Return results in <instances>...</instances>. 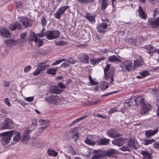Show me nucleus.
Returning a JSON list of instances; mask_svg holds the SVG:
<instances>
[{
	"label": "nucleus",
	"mask_w": 159,
	"mask_h": 159,
	"mask_svg": "<svg viewBox=\"0 0 159 159\" xmlns=\"http://www.w3.org/2000/svg\"><path fill=\"white\" fill-rule=\"evenodd\" d=\"M10 84L9 81H6L4 83V86L5 87H8Z\"/></svg>",
	"instance_id": "nucleus-64"
},
{
	"label": "nucleus",
	"mask_w": 159,
	"mask_h": 159,
	"mask_svg": "<svg viewBox=\"0 0 159 159\" xmlns=\"http://www.w3.org/2000/svg\"><path fill=\"white\" fill-rule=\"evenodd\" d=\"M125 69L128 71H130L133 69V63L131 61L127 60L123 63Z\"/></svg>",
	"instance_id": "nucleus-14"
},
{
	"label": "nucleus",
	"mask_w": 159,
	"mask_h": 159,
	"mask_svg": "<svg viewBox=\"0 0 159 159\" xmlns=\"http://www.w3.org/2000/svg\"><path fill=\"white\" fill-rule=\"evenodd\" d=\"M22 25L18 22L11 24L9 26V28L11 31H14L16 29H21Z\"/></svg>",
	"instance_id": "nucleus-19"
},
{
	"label": "nucleus",
	"mask_w": 159,
	"mask_h": 159,
	"mask_svg": "<svg viewBox=\"0 0 159 159\" xmlns=\"http://www.w3.org/2000/svg\"><path fill=\"white\" fill-rule=\"evenodd\" d=\"M147 23L149 25L153 28H157L159 26V17L156 20L154 18H149Z\"/></svg>",
	"instance_id": "nucleus-9"
},
{
	"label": "nucleus",
	"mask_w": 159,
	"mask_h": 159,
	"mask_svg": "<svg viewBox=\"0 0 159 159\" xmlns=\"http://www.w3.org/2000/svg\"><path fill=\"white\" fill-rule=\"evenodd\" d=\"M58 86L59 88L61 89H64L66 86L61 83H59L58 84Z\"/></svg>",
	"instance_id": "nucleus-57"
},
{
	"label": "nucleus",
	"mask_w": 159,
	"mask_h": 159,
	"mask_svg": "<svg viewBox=\"0 0 159 159\" xmlns=\"http://www.w3.org/2000/svg\"><path fill=\"white\" fill-rule=\"evenodd\" d=\"M107 134L108 136L113 138L120 135L116 130L113 129H111L108 130L107 132Z\"/></svg>",
	"instance_id": "nucleus-13"
},
{
	"label": "nucleus",
	"mask_w": 159,
	"mask_h": 159,
	"mask_svg": "<svg viewBox=\"0 0 159 159\" xmlns=\"http://www.w3.org/2000/svg\"><path fill=\"white\" fill-rule=\"evenodd\" d=\"M5 42L9 46H12L16 45L18 42L17 40L12 39L6 40Z\"/></svg>",
	"instance_id": "nucleus-31"
},
{
	"label": "nucleus",
	"mask_w": 159,
	"mask_h": 159,
	"mask_svg": "<svg viewBox=\"0 0 159 159\" xmlns=\"http://www.w3.org/2000/svg\"><path fill=\"white\" fill-rule=\"evenodd\" d=\"M13 127V124L12 120L9 118L5 119L2 122L0 126V129H11Z\"/></svg>",
	"instance_id": "nucleus-4"
},
{
	"label": "nucleus",
	"mask_w": 159,
	"mask_h": 159,
	"mask_svg": "<svg viewBox=\"0 0 159 159\" xmlns=\"http://www.w3.org/2000/svg\"><path fill=\"white\" fill-rule=\"evenodd\" d=\"M61 65V67L63 68H66L68 66H69L70 65V62L68 60H66Z\"/></svg>",
	"instance_id": "nucleus-43"
},
{
	"label": "nucleus",
	"mask_w": 159,
	"mask_h": 159,
	"mask_svg": "<svg viewBox=\"0 0 159 159\" xmlns=\"http://www.w3.org/2000/svg\"><path fill=\"white\" fill-rule=\"evenodd\" d=\"M108 5L107 0H102V9H105Z\"/></svg>",
	"instance_id": "nucleus-44"
},
{
	"label": "nucleus",
	"mask_w": 159,
	"mask_h": 159,
	"mask_svg": "<svg viewBox=\"0 0 159 159\" xmlns=\"http://www.w3.org/2000/svg\"><path fill=\"white\" fill-rule=\"evenodd\" d=\"M108 84L107 82L104 81L102 83L100 88L102 91L105 90L108 88Z\"/></svg>",
	"instance_id": "nucleus-40"
},
{
	"label": "nucleus",
	"mask_w": 159,
	"mask_h": 159,
	"mask_svg": "<svg viewBox=\"0 0 159 159\" xmlns=\"http://www.w3.org/2000/svg\"><path fill=\"white\" fill-rule=\"evenodd\" d=\"M68 61L70 62V64L71 63L74 64L77 62V61L73 60L71 57H70Z\"/></svg>",
	"instance_id": "nucleus-59"
},
{
	"label": "nucleus",
	"mask_w": 159,
	"mask_h": 159,
	"mask_svg": "<svg viewBox=\"0 0 159 159\" xmlns=\"http://www.w3.org/2000/svg\"><path fill=\"white\" fill-rule=\"evenodd\" d=\"M34 99V97H27L25 98V100H26V101L29 102H31Z\"/></svg>",
	"instance_id": "nucleus-56"
},
{
	"label": "nucleus",
	"mask_w": 159,
	"mask_h": 159,
	"mask_svg": "<svg viewBox=\"0 0 159 159\" xmlns=\"http://www.w3.org/2000/svg\"><path fill=\"white\" fill-rule=\"evenodd\" d=\"M153 146L155 148H158L159 149V142L154 143Z\"/></svg>",
	"instance_id": "nucleus-61"
},
{
	"label": "nucleus",
	"mask_w": 159,
	"mask_h": 159,
	"mask_svg": "<svg viewBox=\"0 0 159 159\" xmlns=\"http://www.w3.org/2000/svg\"><path fill=\"white\" fill-rule=\"evenodd\" d=\"M110 140L106 138L100 139L97 140V145H107L109 144Z\"/></svg>",
	"instance_id": "nucleus-15"
},
{
	"label": "nucleus",
	"mask_w": 159,
	"mask_h": 159,
	"mask_svg": "<svg viewBox=\"0 0 159 159\" xmlns=\"http://www.w3.org/2000/svg\"><path fill=\"white\" fill-rule=\"evenodd\" d=\"M42 71L40 68H37L33 73V75L36 76L39 74Z\"/></svg>",
	"instance_id": "nucleus-48"
},
{
	"label": "nucleus",
	"mask_w": 159,
	"mask_h": 159,
	"mask_svg": "<svg viewBox=\"0 0 159 159\" xmlns=\"http://www.w3.org/2000/svg\"><path fill=\"white\" fill-rule=\"evenodd\" d=\"M4 102L6 105H8V106L10 107L11 106V103L9 102V99L8 98H6L4 99Z\"/></svg>",
	"instance_id": "nucleus-55"
},
{
	"label": "nucleus",
	"mask_w": 159,
	"mask_h": 159,
	"mask_svg": "<svg viewBox=\"0 0 159 159\" xmlns=\"http://www.w3.org/2000/svg\"><path fill=\"white\" fill-rule=\"evenodd\" d=\"M85 143L89 145H97V141L94 142L91 139H89L88 138H87L84 141Z\"/></svg>",
	"instance_id": "nucleus-35"
},
{
	"label": "nucleus",
	"mask_w": 159,
	"mask_h": 159,
	"mask_svg": "<svg viewBox=\"0 0 159 159\" xmlns=\"http://www.w3.org/2000/svg\"><path fill=\"white\" fill-rule=\"evenodd\" d=\"M124 139L121 138L114 139L112 141V143L114 145H116L119 146H121L124 144Z\"/></svg>",
	"instance_id": "nucleus-21"
},
{
	"label": "nucleus",
	"mask_w": 159,
	"mask_h": 159,
	"mask_svg": "<svg viewBox=\"0 0 159 159\" xmlns=\"http://www.w3.org/2000/svg\"><path fill=\"white\" fill-rule=\"evenodd\" d=\"M28 41H34L36 43L38 42V36L34 32H31L30 33Z\"/></svg>",
	"instance_id": "nucleus-24"
},
{
	"label": "nucleus",
	"mask_w": 159,
	"mask_h": 159,
	"mask_svg": "<svg viewBox=\"0 0 159 159\" xmlns=\"http://www.w3.org/2000/svg\"><path fill=\"white\" fill-rule=\"evenodd\" d=\"M46 129V126H43L42 127H40L38 130L39 133L40 134L44 132L45 130Z\"/></svg>",
	"instance_id": "nucleus-50"
},
{
	"label": "nucleus",
	"mask_w": 159,
	"mask_h": 159,
	"mask_svg": "<svg viewBox=\"0 0 159 159\" xmlns=\"http://www.w3.org/2000/svg\"><path fill=\"white\" fill-rule=\"evenodd\" d=\"M139 73L140 75L137 76L136 77V78L138 79H141L143 78V77L148 75H149V72L146 70L142 71V72H139Z\"/></svg>",
	"instance_id": "nucleus-32"
},
{
	"label": "nucleus",
	"mask_w": 159,
	"mask_h": 159,
	"mask_svg": "<svg viewBox=\"0 0 159 159\" xmlns=\"http://www.w3.org/2000/svg\"><path fill=\"white\" fill-rule=\"evenodd\" d=\"M131 147L136 149V148L134 145V143L133 141H130L128 145L121 148L120 149L122 151H129Z\"/></svg>",
	"instance_id": "nucleus-16"
},
{
	"label": "nucleus",
	"mask_w": 159,
	"mask_h": 159,
	"mask_svg": "<svg viewBox=\"0 0 159 159\" xmlns=\"http://www.w3.org/2000/svg\"><path fill=\"white\" fill-rule=\"evenodd\" d=\"M10 132V131L0 134V136L2 137L1 141L3 145L7 144L10 142L11 137Z\"/></svg>",
	"instance_id": "nucleus-2"
},
{
	"label": "nucleus",
	"mask_w": 159,
	"mask_h": 159,
	"mask_svg": "<svg viewBox=\"0 0 159 159\" xmlns=\"http://www.w3.org/2000/svg\"><path fill=\"white\" fill-rule=\"evenodd\" d=\"M81 4L83 3H87V0H77Z\"/></svg>",
	"instance_id": "nucleus-60"
},
{
	"label": "nucleus",
	"mask_w": 159,
	"mask_h": 159,
	"mask_svg": "<svg viewBox=\"0 0 159 159\" xmlns=\"http://www.w3.org/2000/svg\"><path fill=\"white\" fill-rule=\"evenodd\" d=\"M39 121L41 125H45V126H46V128L49 125V122L48 120L41 119L39 120Z\"/></svg>",
	"instance_id": "nucleus-41"
},
{
	"label": "nucleus",
	"mask_w": 159,
	"mask_h": 159,
	"mask_svg": "<svg viewBox=\"0 0 159 159\" xmlns=\"http://www.w3.org/2000/svg\"><path fill=\"white\" fill-rule=\"evenodd\" d=\"M60 34V32L57 30H48L45 33L46 37L49 39H53L57 38L59 37Z\"/></svg>",
	"instance_id": "nucleus-3"
},
{
	"label": "nucleus",
	"mask_w": 159,
	"mask_h": 159,
	"mask_svg": "<svg viewBox=\"0 0 159 159\" xmlns=\"http://www.w3.org/2000/svg\"><path fill=\"white\" fill-rule=\"evenodd\" d=\"M138 12L139 16L142 18L146 19L147 16L143 10L142 7L139 6V7Z\"/></svg>",
	"instance_id": "nucleus-26"
},
{
	"label": "nucleus",
	"mask_w": 159,
	"mask_h": 159,
	"mask_svg": "<svg viewBox=\"0 0 159 159\" xmlns=\"http://www.w3.org/2000/svg\"><path fill=\"white\" fill-rule=\"evenodd\" d=\"M92 159H101L104 157V155L102 151L100 150L95 151Z\"/></svg>",
	"instance_id": "nucleus-18"
},
{
	"label": "nucleus",
	"mask_w": 159,
	"mask_h": 159,
	"mask_svg": "<svg viewBox=\"0 0 159 159\" xmlns=\"http://www.w3.org/2000/svg\"><path fill=\"white\" fill-rule=\"evenodd\" d=\"M63 90L60 89L58 86L55 85L52 86L51 87V92L53 93L59 94L62 92Z\"/></svg>",
	"instance_id": "nucleus-20"
},
{
	"label": "nucleus",
	"mask_w": 159,
	"mask_h": 159,
	"mask_svg": "<svg viewBox=\"0 0 159 159\" xmlns=\"http://www.w3.org/2000/svg\"><path fill=\"white\" fill-rule=\"evenodd\" d=\"M46 32L44 33L43 32L42 33H41L40 34H38V35L39 37V38L43 37H44L45 36H46L45 35Z\"/></svg>",
	"instance_id": "nucleus-63"
},
{
	"label": "nucleus",
	"mask_w": 159,
	"mask_h": 159,
	"mask_svg": "<svg viewBox=\"0 0 159 159\" xmlns=\"http://www.w3.org/2000/svg\"><path fill=\"white\" fill-rule=\"evenodd\" d=\"M38 66L42 71L46 69V67L48 68L49 67V65H46V63L44 62L39 63Z\"/></svg>",
	"instance_id": "nucleus-33"
},
{
	"label": "nucleus",
	"mask_w": 159,
	"mask_h": 159,
	"mask_svg": "<svg viewBox=\"0 0 159 159\" xmlns=\"http://www.w3.org/2000/svg\"><path fill=\"white\" fill-rule=\"evenodd\" d=\"M141 153L143 156V159H152L151 154L146 151H142Z\"/></svg>",
	"instance_id": "nucleus-29"
},
{
	"label": "nucleus",
	"mask_w": 159,
	"mask_h": 159,
	"mask_svg": "<svg viewBox=\"0 0 159 159\" xmlns=\"http://www.w3.org/2000/svg\"><path fill=\"white\" fill-rule=\"evenodd\" d=\"M28 132L27 131H25L22 138H21V140L23 141H27L29 138V136L28 134Z\"/></svg>",
	"instance_id": "nucleus-39"
},
{
	"label": "nucleus",
	"mask_w": 159,
	"mask_h": 159,
	"mask_svg": "<svg viewBox=\"0 0 159 159\" xmlns=\"http://www.w3.org/2000/svg\"><path fill=\"white\" fill-rule=\"evenodd\" d=\"M143 48L145 49L149 50L152 49L153 47L151 45H149L145 46Z\"/></svg>",
	"instance_id": "nucleus-53"
},
{
	"label": "nucleus",
	"mask_w": 159,
	"mask_h": 159,
	"mask_svg": "<svg viewBox=\"0 0 159 159\" xmlns=\"http://www.w3.org/2000/svg\"><path fill=\"white\" fill-rule=\"evenodd\" d=\"M56 69L52 68L48 70L47 71V73L48 74L55 75L56 74Z\"/></svg>",
	"instance_id": "nucleus-42"
},
{
	"label": "nucleus",
	"mask_w": 159,
	"mask_h": 159,
	"mask_svg": "<svg viewBox=\"0 0 159 159\" xmlns=\"http://www.w3.org/2000/svg\"><path fill=\"white\" fill-rule=\"evenodd\" d=\"M141 109L140 111V114L142 115H144L148 113L151 109V105L147 102L142 104L141 106Z\"/></svg>",
	"instance_id": "nucleus-7"
},
{
	"label": "nucleus",
	"mask_w": 159,
	"mask_h": 159,
	"mask_svg": "<svg viewBox=\"0 0 159 159\" xmlns=\"http://www.w3.org/2000/svg\"><path fill=\"white\" fill-rule=\"evenodd\" d=\"M116 151L114 149H109L105 152L106 155L110 156L114 155L116 153Z\"/></svg>",
	"instance_id": "nucleus-34"
},
{
	"label": "nucleus",
	"mask_w": 159,
	"mask_h": 159,
	"mask_svg": "<svg viewBox=\"0 0 159 159\" xmlns=\"http://www.w3.org/2000/svg\"><path fill=\"white\" fill-rule=\"evenodd\" d=\"M107 21L108 22L109 21L108 19H107L106 20L103 19L102 20V22L101 24L98 25L97 28L98 32L101 33L104 32L105 31L104 30L106 29L107 27Z\"/></svg>",
	"instance_id": "nucleus-10"
},
{
	"label": "nucleus",
	"mask_w": 159,
	"mask_h": 159,
	"mask_svg": "<svg viewBox=\"0 0 159 159\" xmlns=\"http://www.w3.org/2000/svg\"><path fill=\"white\" fill-rule=\"evenodd\" d=\"M31 68V67L30 66H28L25 67L24 69V71L25 73H27L29 71H30Z\"/></svg>",
	"instance_id": "nucleus-52"
},
{
	"label": "nucleus",
	"mask_w": 159,
	"mask_h": 159,
	"mask_svg": "<svg viewBox=\"0 0 159 159\" xmlns=\"http://www.w3.org/2000/svg\"><path fill=\"white\" fill-rule=\"evenodd\" d=\"M155 140L154 139H144L143 141V144L145 145H148L151 144L155 142Z\"/></svg>",
	"instance_id": "nucleus-38"
},
{
	"label": "nucleus",
	"mask_w": 159,
	"mask_h": 159,
	"mask_svg": "<svg viewBox=\"0 0 159 159\" xmlns=\"http://www.w3.org/2000/svg\"><path fill=\"white\" fill-rule=\"evenodd\" d=\"M48 154L50 156L53 157H56L57 156L58 152H56L55 150L49 149L47 151Z\"/></svg>",
	"instance_id": "nucleus-36"
},
{
	"label": "nucleus",
	"mask_w": 159,
	"mask_h": 159,
	"mask_svg": "<svg viewBox=\"0 0 159 159\" xmlns=\"http://www.w3.org/2000/svg\"><path fill=\"white\" fill-rule=\"evenodd\" d=\"M55 43L57 46H63L66 44V42L63 41H56L55 42Z\"/></svg>",
	"instance_id": "nucleus-47"
},
{
	"label": "nucleus",
	"mask_w": 159,
	"mask_h": 159,
	"mask_svg": "<svg viewBox=\"0 0 159 159\" xmlns=\"http://www.w3.org/2000/svg\"><path fill=\"white\" fill-rule=\"evenodd\" d=\"M68 6H65L61 7L54 14V16L56 18L59 19L60 18L61 16L64 13L65 10L69 8Z\"/></svg>",
	"instance_id": "nucleus-11"
},
{
	"label": "nucleus",
	"mask_w": 159,
	"mask_h": 159,
	"mask_svg": "<svg viewBox=\"0 0 159 159\" xmlns=\"http://www.w3.org/2000/svg\"><path fill=\"white\" fill-rule=\"evenodd\" d=\"M10 133L11 134V137H13V141L12 142V143L14 144L19 141L21 137L20 134V133L17 131L13 130L10 131Z\"/></svg>",
	"instance_id": "nucleus-6"
},
{
	"label": "nucleus",
	"mask_w": 159,
	"mask_h": 159,
	"mask_svg": "<svg viewBox=\"0 0 159 159\" xmlns=\"http://www.w3.org/2000/svg\"><path fill=\"white\" fill-rule=\"evenodd\" d=\"M105 59V57H102L100 58H95L91 59L90 62L93 65H96L99 63L102 60H103Z\"/></svg>",
	"instance_id": "nucleus-28"
},
{
	"label": "nucleus",
	"mask_w": 159,
	"mask_h": 159,
	"mask_svg": "<svg viewBox=\"0 0 159 159\" xmlns=\"http://www.w3.org/2000/svg\"><path fill=\"white\" fill-rule=\"evenodd\" d=\"M26 34L25 33H21L20 34V36L21 37V40L24 43V42H25L26 41L25 39V37Z\"/></svg>",
	"instance_id": "nucleus-46"
},
{
	"label": "nucleus",
	"mask_w": 159,
	"mask_h": 159,
	"mask_svg": "<svg viewBox=\"0 0 159 159\" xmlns=\"http://www.w3.org/2000/svg\"><path fill=\"white\" fill-rule=\"evenodd\" d=\"M45 101L49 103L57 104L60 102V99L58 96H52L45 98Z\"/></svg>",
	"instance_id": "nucleus-8"
},
{
	"label": "nucleus",
	"mask_w": 159,
	"mask_h": 159,
	"mask_svg": "<svg viewBox=\"0 0 159 159\" xmlns=\"http://www.w3.org/2000/svg\"><path fill=\"white\" fill-rule=\"evenodd\" d=\"M140 60H137L134 61V69H136V68L143 65V58L141 57H140Z\"/></svg>",
	"instance_id": "nucleus-25"
},
{
	"label": "nucleus",
	"mask_w": 159,
	"mask_h": 159,
	"mask_svg": "<svg viewBox=\"0 0 159 159\" xmlns=\"http://www.w3.org/2000/svg\"><path fill=\"white\" fill-rule=\"evenodd\" d=\"M79 61L82 63H89V56L86 54L83 55L81 57L78 58Z\"/></svg>",
	"instance_id": "nucleus-22"
},
{
	"label": "nucleus",
	"mask_w": 159,
	"mask_h": 159,
	"mask_svg": "<svg viewBox=\"0 0 159 159\" xmlns=\"http://www.w3.org/2000/svg\"><path fill=\"white\" fill-rule=\"evenodd\" d=\"M134 101L135 104L138 105H140L141 106L142 105V104H144V103L146 102L145 101L144 99L141 96L137 97L134 100Z\"/></svg>",
	"instance_id": "nucleus-23"
},
{
	"label": "nucleus",
	"mask_w": 159,
	"mask_h": 159,
	"mask_svg": "<svg viewBox=\"0 0 159 159\" xmlns=\"http://www.w3.org/2000/svg\"><path fill=\"white\" fill-rule=\"evenodd\" d=\"M158 131V129L157 128L153 130L149 129L148 130L146 131L145 132V134L147 137L149 138L150 137L156 134L157 133Z\"/></svg>",
	"instance_id": "nucleus-17"
},
{
	"label": "nucleus",
	"mask_w": 159,
	"mask_h": 159,
	"mask_svg": "<svg viewBox=\"0 0 159 159\" xmlns=\"http://www.w3.org/2000/svg\"><path fill=\"white\" fill-rule=\"evenodd\" d=\"M18 21L20 22H21L25 28L31 27L32 25V20L26 17H19Z\"/></svg>",
	"instance_id": "nucleus-5"
},
{
	"label": "nucleus",
	"mask_w": 159,
	"mask_h": 159,
	"mask_svg": "<svg viewBox=\"0 0 159 159\" xmlns=\"http://www.w3.org/2000/svg\"><path fill=\"white\" fill-rule=\"evenodd\" d=\"M131 100L129 99L127 100L124 104V107L125 109H128L132 107L133 105V102L131 101Z\"/></svg>",
	"instance_id": "nucleus-30"
},
{
	"label": "nucleus",
	"mask_w": 159,
	"mask_h": 159,
	"mask_svg": "<svg viewBox=\"0 0 159 159\" xmlns=\"http://www.w3.org/2000/svg\"><path fill=\"white\" fill-rule=\"evenodd\" d=\"M41 23L43 26H45L47 24V21L45 17L44 16H43L41 19Z\"/></svg>",
	"instance_id": "nucleus-49"
},
{
	"label": "nucleus",
	"mask_w": 159,
	"mask_h": 159,
	"mask_svg": "<svg viewBox=\"0 0 159 159\" xmlns=\"http://www.w3.org/2000/svg\"><path fill=\"white\" fill-rule=\"evenodd\" d=\"M106 64L107 66L104 70L105 78L106 80L110 79L111 81L110 83L111 84L113 83L114 81V70L112 68H110V64H108L107 63Z\"/></svg>",
	"instance_id": "nucleus-1"
},
{
	"label": "nucleus",
	"mask_w": 159,
	"mask_h": 159,
	"mask_svg": "<svg viewBox=\"0 0 159 159\" xmlns=\"http://www.w3.org/2000/svg\"><path fill=\"white\" fill-rule=\"evenodd\" d=\"M64 60H65V59L64 58L60 59L58 60L57 61L53 63L52 64V65L54 66L55 65H58Z\"/></svg>",
	"instance_id": "nucleus-51"
},
{
	"label": "nucleus",
	"mask_w": 159,
	"mask_h": 159,
	"mask_svg": "<svg viewBox=\"0 0 159 159\" xmlns=\"http://www.w3.org/2000/svg\"><path fill=\"white\" fill-rule=\"evenodd\" d=\"M0 34L3 37L8 38L11 36L9 30L3 27H1L0 28Z\"/></svg>",
	"instance_id": "nucleus-12"
},
{
	"label": "nucleus",
	"mask_w": 159,
	"mask_h": 159,
	"mask_svg": "<svg viewBox=\"0 0 159 159\" xmlns=\"http://www.w3.org/2000/svg\"><path fill=\"white\" fill-rule=\"evenodd\" d=\"M95 16L91 15L90 14L87 13L85 17L90 22L93 21L95 22Z\"/></svg>",
	"instance_id": "nucleus-37"
},
{
	"label": "nucleus",
	"mask_w": 159,
	"mask_h": 159,
	"mask_svg": "<svg viewBox=\"0 0 159 159\" xmlns=\"http://www.w3.org/2000/svg\"><path fill=\"white\" fill-rule=\"evenodd\" d=\"M107 61L116 63H118L121 61V60L118 58L116 56L113 55L108 57Z\"/></svg>",
	"instance_id": "nucleus-27"
},
{
	"label": "nucleus",
	"mask_w": 159,
	"mask_h": 159,
	"mask_svg": "<svg viewBox=\"0 0 159 159\" xmlns=\"http://www.w3.org/2000/svg\"><path fill=\"white\" fill-rule=\"evenodd\" d=\"M16 7L18 8H22V5L21 2L20 1H18L16 3Z\"/></svg>",
	"instance_id": "nucleus-54"
},
{
	"label": "nucleus",
	"mask_w": 159,
	"mask_h": 159,
	"mask_svg": "<svg viewBox=\"0 0 159 159\" xmlns=\"http://www.w3.org/2000/svg\"><path fill=\"white\" fill-rule=\"evenodd\" d=\"M116 111V107H112L111 108V109L109 111V113L110 114H112L113 112Z\"/></svg>",
	"instance_id": "nucleus-58"
},
{
	"label": "nucleus",
	"mask_w": 159,
	"mask_h": 159,
	"mask_svg": "<svg viewBox=\"0 0 159 159\" xmlns=\"http://www.w3.org/2000/svg\"><path fill=\"white\" fill-rule=\"evenodd\" d=\"M79 136L77 132L73 133L72 134V139L76 141L79 138Z\"/></svg>",
	"instance_id": "nucleus-45"
},
{
	"label": "nucleus",
	"mask_w": 159,
	"mask_h": 159,
	"mask_svg": "<svg viewBox=\"0 0 159 159\" xmlns=\"http://www.w3.org/2000/svg\"><path fill=\"white\" fill-rule=\"evenodd\" d=\"M87 117V116H86V115H84V116H82L81 117L78 118V120H79V121H80L83 120L84 119H85Z\"/></svg>",
	"instance_id": "nucleus-62"
}]
</instances>
